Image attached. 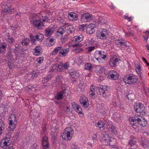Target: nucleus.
Masks as SVG:
<instances>
[{
  "instance_id": "nucleus-59",
  "label": "nucleus",
  "mask_w": 149,
  "mask_h": 149,
  "mask_svg": "<svg viewBox=\"0 0 149 149\" xmlns=\"http://www.w3.org/2000/svg\"><path fill=\"white\" fill-rule=\"evenodd\" d=\"M124 18L126 19H127L128 21H132V19L133 18V17H128V16H125L124 17Z\"/></svg>"
},
{
  "instance_id": "nucleus-62",
  "label": "nucleus",
  "mask_w": 149,
  "mask_h": 149,
  "mask_svg": "<svg viewBox=\"0 0 149 149\" xmlns=\"http://www.w3.org/2000/svg\"><path fill=\"white\" fill-rule=\"evenodd\" d=\"M79 105L76 103L73 102L72 104V106L74 110H75L76 108Z\"/></svg>"
},
{
  "instance_id": "nucleus-45",
  "label": "nucleus",
  "mask_w": 149,
  "mask_h": 149,
  "mask_svg": "<svg viewBox=\"0 0 149 149\" xmlns=\"http://www.w3.org/2000/svg\"><path fill=\"white\" fill-rule=\"evenodd\" d=\"M134 118L136 123H138L142 119V117L139 115L136 114L135 115Z\"/></svg>"
},
{
  "instance_id": "nucleus-37",
  "label": "nucleus",
  "mask_w": 149,
  "mask_h": 149,
  "mask_svg": "<svg viewBox=\"0 0 149 149\" xmlns=\"http://www.w3.org/2000/svg\"><path fill=\"white\" fill-rule=\"evenodd\" d=\"M138 123L142 127L146 126L147 124L146 121L142 117L141 120H140Z\"/></svg>"
},
{
  "instance_id": "nucleus-63",
  "label": "nucleus",
  "mask_w": 149,
  "mask_h": 149,
  "mask_svg": "<svg viewBox=\"0 0 149 149\" xmlns=\"http://www.w3.org/2000/svg\"><path fill=\"white\" fill-rule=\"evenodd\" d=\"M43 61V59L42 57H40L37 59L38 63L40 64L42 63Z\"/></svg>"
},
{
  "instance_id": "nucleus-13",
  "label": "nucleus",
  "mask_w": 149,
  "mask_h": 149,
  "mask_svg": "<svg viewBox=\"0 0 149 149\" xmlns=\"http://www.w3.org/2000/svg\"><path fill=\"white\" fill-rule=\"evenodd\" d=\"M99 55V57L104 60H105L107 57V55L105 53L102 51L96 50L95 52L94 53V56L97 57Z\"/></svg>"
},
{
  "instance_id": "nucleus-56",
  "label": "nucleus",
  "mask_w": 149,
  "mask_h": 149,
  "mask_svg": "<svg viewBox=\"0 0 149 149\" xmlns=\"http://www.w3.org/2000/svg\"><path fill=\"white\" fill-rule=\"evenodd\" d=\"M12 52L11 50H9V51L8 52L7 54V56L9 58H11L12 56Z\"/></svg>"
},
{
  "instance_id": "nucleus-31",
  "label": "nucleus",
  "mask_w": 149,
  "mask_h": 149,
  "mask_svg": "<svg viewBox=\"0 0 149 149\" xmlns=\"http://www.w3.org/2000/svg\"><path fill=\"white\" fill-rule=\"evenodd\" d=\"M84 39V36L82 35H80L79 36H75L74 38V39L75 41L78 42H79L81 41Z\"/></svg>"
},
{
  "instance_id": "nucleus-21",
  "label": "nucleus",
  "mask_w": 149,
  "mask_h": 149,
  "mask_svg": "<svg viewBox=\"0 0 149 149\" xmlns=\"http://www.w3.org/2000/svg\"><path fill=\"white\" fill-rule=\"evenodd\" d=\"M94 125L96 127H98L99 130H103L105 129V124L104 122L102 121H99L98 122L95 121L94 123Z\"/></svg>"
},
{
  "instance_id": "nucleus-9",
  "label": "nucleus",
  "mask_w": 149,
  "mask_h": 149,
  "mask_svg": "<svg viewBox=\"0 0 149 149\" xmlns=\"http://www.w3.org/2000/svg\"><path fill=\"white\" fill-rule=\"evenodd\" d=\"M115 44L118 47L125 48L127 47V44L126 41L123 39H119L116 40L115 41Z\"/></svg>"
},
{
  "instance_id": "nucleus-55",
  "label": "nucleus",
  "mask_w": 149,
  "mask_h": 149,
  "mask_svg": "<svg viewBox=\"0 0 149 149\" xmlns=\"http://www.w3.org/2000/svg\"><path fill=\"white\" fill-rule=\"evenodd\" d=\"M59 52L60 54H62L63 56H65L66 55V52H65V50L64 49H61Z\"/></svg>"
},
{
  "instance_id": "nucleus-50",
  "label": "nucleus",
  "mask_w": 149,
  "mask_h": 149,
  "mask_svg": "<svg viewBox=\"0 0 149 149\" xmlns=\"http://www.w3.org/2000/svg\"><path fill=\"white\" fill-rule=\"evenodd\" d=\"M8 41L10 43H12L15 41V39L11 36H8Z\"/></svg>"
},
{
  "instance_id": "nucleus-11",
  "label": "nucleus",
  "mask_w": 149,
  "mask_h": 149,
  "mask_svg": "<svg viewBox=\"0 0 149 149\" xmlns=\"http://www.w3.org/2000/svg\"><path fill=\"white\" fill-rule=\"evenodd\" d=\"M14 10V8L10 6L3 5L2 6V10L3 13L9 14L12 12V10Z\"/></svg>"
},
{
  "instance_id": "nucleus-26",
  "label": "nucleus",
  "mask_w": 149,
  "mask_h": 149,
  "mask_svg": "<svg viewBox=\"0 0 149 149\" xmlns=\"http://www.w3.org/2000/svg\"><path fill=\"white\" fill-rule=\"evenodd\" d=\"M93 67L92 64L89 63H86L84 65V69L89 71H92Z\"/></svg>"
},
{
  "instance_id": "nucleus-58",
  "label": "nucleus",
  "mask_w": 149,
  "mask_h": 149,
  "mask_svg": "<svg viewBox=\"0 0 149 149\" xmlns=\"http://www.w3.org/2000/svg\"><path fill=\"white\" fill-rule=\"evenodd\" d=\"M30 37L31 38V41L32 42H34L36 40L35 36H34L32 34L30 35Z\"/></svg>"
},
{
  "instance_id": "nucleus-29",
  "label": "nucleus",
  "mask_w": 149,
  "mask_h": 149,
  "mask_svg": "<svg viewBox=\"0 0 149 149\" xmlns=\"http://www.w3.org/2000/svg\"><path fill=\"white\" fill-rule=\"evenodd\" d=\"M95 72L97 73V74L100 75L101 74L103 70V68L100 66L97 65L95 68Z\"/></svg>"
},
{
  "instance_id": "nucleus-38",
  "label": "nucleus",
  "mask_w": 149,
  "mask_h": 149,
  "mask_svg": "<svg viewBox=\"0 0 149 149\" xmlns=\"http://www.w3.org/2000/svg\"><path fill=\"white\" fill-rule=\"evenodd\" d=\"M143 141L140 144L142 146L145 148H147L148 146L149 143L148 142V141L145 140L144 139H141Z\"/></svg>"
},
{
  "instance_id": "nucleus-41",
  "label": "nucleus",
  "mask_w": 149,
  "mask_h": 149,
  "mask_svg": "<svg viewBox=\"0 0 149 149\" xmlns=\"http://www.w3.org/2000/svg\"><path fill=\"white\" fill-rule=\"evenodd\" d=\"M79 75V73L76 71H73L70 73V78L77 77H78Z\"/></svg>"
},
{
  "instance_id": "nucleus-33",
  "label": "nucleus",
  "mask_w": 149,
  "mask_h": 149,
  "mask_svg": "<svg viewBox=\"0 0 149 149\" xmlns=\"http://www.w3.org/2000/svg\"><path fill=\"white\" fill-rule=\"evenodd\" d=\"M65 94L64 91H62L58 93L55 97L56 99L57 100L61 99L63 98V95Z\"/></svg>"
},
{
  "instance_id": "nucleus-49",
  "label": "nucleus",
  "mask_w": 149,
  "mask_h": 149,
  "mask_svg": "<svg viewBox=\"0 0 149 149\" xmlns=\"http://www.w3.org/2000/svg\"><path fill=\"white\" fill-rule=\"evenodd\" d=\"M136 141L134 139H132L130 140L129 142V145L132 146L133 145H135L136 143Z\"/></svg>"
},
{
  "instance_id": "nucleus-57",
  "label": "nucleus",
  "mask_w": 149,
  "mask_h": 149,
  "mask_svg": "<svg viewBox=\"0 0 149 149\" xmlns=\"http://www.w3.org/2000/svg\"><path fill=\"white\" fill-rule=\"evenodd\" d=\"M8 66L10 69H12L13 66V64L10 61L8 62Z\"/></svg>"
},
{
  "instance_id": "nucleus-20",
  "label": "nucleus",
  "mask_w": 149,
  "mask_h": 149,
  "mask_svg": "<svg viewBox=\"0 0 149 149\" xmlns=\"http://www.w3.org/2000/svg\"><path fill=\"white\" fill-rule=\"evenodd\" d=\"M107 128L109 132L112 134H117L116 127L112 124H109L107 126Z\"/></svg>"
},
{
  "instance_id": "nucleus-14",
  "label": "nucleus",
  "mask_w": 149,
  "mask_h": 149,
  "mask_svg": "<svg viewBox=\"0 0 149 149\" xmlns=\"http://www.w3.org/2000/svg\"><path fill=\"white\" fill-rule=\"evenodd\" d=\"M120 60L119 58H116L115 57H112L110 59L109 64L111 67H115L118 63V61Z\"/></svg>"
},
{
  "instance_id": "nucleus-22",
  "label": "nucleus",
  "mask_w": 149,
  "mask_h": 149,
  "mask_svg": "<svg viewBox=\"0 0 149 149\" xmlns=\"http://www.w3.org/2000/svg\"><path fill=\"white\" fill-rule=\"evenodd\" d=\"M102 135V141L104 145H107V143H108V141L110 139L109 136L105 132H103Z\"/></svg>"
},
{
  "instance_id": "nucleus-23",
  "label": "nucleus",
  "mask_w": 149,
  "mask_h": 149,
  "mask_svg": "<svg viewBox=\"0 0 149 149\" xmlns=\"http://www.w3.org/2000/svg\"><path fill=\"white\" fill-rule=\"evenodd\" d=\"M68 18L70 20L74 21L77 20L78 16L75 13L71 12L69 13Z\"/></svg>"
},
{
  "instance_id": "nucleus-34",
  "label": "nucleus",
  "mask_w": 149,
  "mask_h": 149,
  "mask_svg": "<svg viewBox=\"0 0 149 149\" xmlns=\"http://www.w3.org/2000/svg\"><path fill=\"white\" fill-rule=\"evenodd\" d=\"M74 111L79 114V116L81 117H83L84 114L82 112V109L80 106H78L76 108Z\"/></svg>"
},
{
  "instance_id": "nucleus-28",
  "label": "nucleus",
  "mask_w": 149,
  "mask_h": 149,
  "mask_svg": "<svg viewBox=\"0 0 149 149\" xmlns=\"http://www.w3.org/2000/svg\"><path fill=\"white\" fill-rule=\"evenodd\" d=\"M90 91L89 92V94L90 95L93 96L95 95V92L97 90V87L96 86L92 85L90 87Z\"/></svg>"
},
{
  "instance_id": "nucleus-40",
  "label": "nucleus",
  "mask_w": 149,
  "mask_h": 149,
  "mask_svg": "<svg viewBox=\"0 0 149 149\" xmlns=\"http://www.w3.org/2000/svg\"><path fill=\"white\" fill-rule=\"evenodd\" d=\"M61 48L62 47L61 46H58L56 47L52 52V55H55L61 49Z\"/></svg>"
},
{
  "instance_id": "nucleus-46",
  "label": "nucleus",
  "mask_w": 149,
  "mask_h": 149,
  "mask_svg": "<svg viewBox=\"0 0 149 149\" xmlns=\"http://www.w3.org/2000/svg\"><path fill=\"white\" fill-rule=\"evenodd\" d=\"M63 63L62 62H60L58 65L57 68V70L58 71L60 72L63 70Z\"/></svg>"
},
{
  "instance_id": "nucleus-42",
  "label": "nucleus",
  "mask_w": 149,
  "mask_h": 149,
  "mask_svg": "<svg viewBox=\"0 0 149 149\" xmlns=\"http://www.w3.org/2000/svg\"><path fill=\"white\" fill-rule=\"evenodd\" d=\"M65 30L64 29L62 28H59L57 31L56 32V34L57 35H62L65 32Z\"/></svg>"
},
{
  "instance_id": "nucleus-30",
  "label": "nucleus",
  "mask_w": 149,
  "mask_h": 149,
  "mask_svg": "<svg viewBox=\"0 0 149 149\" xmlns=\"http://www.w3.org/2000/svg\"><path fill=\"white\" fill-rule=\"evenodd\" d=\"M43 35L40 33H38L35 36L36 40L39 42L42 41L43 39Z\"/></svg>"
},
{
  "instance_id": "nucleus-54",
  "label": "nucleus",
  "mask_w": 149,
  "mask_h": 149,
  "mask_svg": "<svg viewBox=\"0 0 149 149\" xmlns=\"http://www.w3.org/2000/svg\"><path fill=\"white\" fill-rule=\"evenodd\" d=\"M6 45H2L0 47V53L2 52L3 51L2 50V49H4V50H6Z\"/></svg>"
},
{
  "instance_id": "nucleus-7",
  "label": "nucleus",
  "mask_w": 149,
  "mask_h": 149,
  "mask_svg": "<svg viewBox=\"0 0 149 149\" xmlns=\"http://www.w3.org/2000/svg\"><path fill=\"white\" fill-rule=\"evenodd\" d=\"M10 136H9L1 139L0 141V145L1 147L6 149L11 143L10 139Z\"/></svg>"
},
{
  "instance_id": "nucleus-5",
  "label": "nucleus",
  "mask_w": 149,
  "mask_h": 149,
  "mask_svg": "<svg viewBox=\"0 0 149 149\" xmlns=\"http://www.w3.org/2000/svg\"><path fill=\"white\" fill-rule=\"evenodd\" d=\"M108 33L105 29L100 28L97 30L96 36L99 39H105L107 38Z\"/></svg>"
},
{
  "instance_id": "nucleus-39",
  "label": "nucleus",
  "mask_w": 149,
  "mask_h": 149,
  "mask_svg": "<svg viewBox=\"0 0 149 149\" xmlns=\"http://www.w3.org/2000/svg\"><path fill=\"white\" fill-rule=\"evenodd\" d=\"M96 48L97 46L96 45L94 46V45L93 46H89L87 48V52L90 53Z\"/></svg>"
},
{
  "instance_id": "nucleus-35",
  "label": "nucleus",
  "mask_w": 149,
  "mask_h": 149,
  "mask_svg": "<svg viewBox=\"0 0 149 149\" xmlns=\"http://www.w3.org/2000/svg\"><path fill=\"white\" fill-rule=\"evenodd\" d=\"M70 36L68 34H66L62 36L61 38V41L63 43H65L70 38Z\"/></svg>"
},
{
  "instance_id": "nucleus-1",
  "label": "nucleus",
  "mask_w": 149,
  "mask_h": 149,
  "mask_svg": "<svg viewBox=\"0 0 149 149\" xmlns=\"http://www.w3.org/2000/svg\"><path fill=\"white\" fill-rule=\"evenodd\" d=\"M48 13L47 12L42 11L40 14H33L30 16V22L36 28L40 30L43 28L44 24L42 21L47 22L48 20Z\"/></svg>"
},
{
  "instance_id": "nucleus-24",
  "label": "nucleus",
  "mask_w": 149,
  "mask_h": 149,
  "mask_svg": "<svg viewBox=\"0 0 149 149\" xmlns=\"http://www.w3.org/2000/svg\"><path fill=\"white\" fill-rule=\"evenodd\" d=\"M74 40L73 39L71 41L69 42V45L70 47H72L73 48L76 47V48L77 47L82 46V44L81 43H77L75 41H74Z\"/></svg>"
},
{
  "instance_id": "nucleus-10",
  "label": "nucleus",
  "mask_w": 149,
  "mask_h": 149,
  "mask_svg": "<svg viewBox=\"0 0 149 149\" xmlns=\"http://www.w3.org/2000/svg\"><path fill=\"white\" fill-rule=\"evenodd\" d=\"M79 102L81 105L85 108L87 107L89 105L88 98L85 95H83L80 97Z\"/></svg>"
},
{
  "instance_id": "nucleus-43",
  "label": "nucleus",
  "mask_w": 149,
  "mask_h": 149,
  "mask_svg": "<svg viewBox=\"0 0 149 149\" xmlns=\"http://www.w3.org/2000/svg\"><path fill=\"white\" fill-rule=\"evenodd\" d=\"M30 42L29 39L26 38L23 40L21 42V44L23 46L27 45Z\"/></svg>"
},
{
  "instance_id": "nucleus-15",
  "label": "nucleus",
  "mask_w": 149,
  "mask_h": 149,
  "mask_svg": "<svg viewBox=\"0 0 149 149\" xmlns=\"http://www.w3.org/2000/svg\"><path fill=\"white\" fill-rule=\"evenodd\" d=\"M109 77L113 80H116L119 77V74L115 70H111L108 73Z\"/></svg>"
},
{
  "instance_id": "nucleus-51",
  "label": "nucleus",
  "mask_w": 149,
  "mask_h": 149,
  "mask_svg": "<svg viewBox=\"0 0 149 149\" xmlns=\"http://www.w3.org/2000/svg\"><path fill=\"white\" fill-rule=\"evenodd\" d=\"M50 78L49 77L42 78V81L43 83H45L47 82L50 79Z\"/></svg>"
},
{
  "instance_id": "nucleus-27",
  "label": "nucleus",
  "mask_w": 149,
  "mask_h": 149,
  "mask_svg": "<svg viewBox=\"0 0 149 149\" xmlns=\"http://www.w3.org/2000/svg\"><path fill=\"white\" fill-rule=\"evenodd\" d=\"M95 41L92 39L90 40H86L85 42V44L86 46H90L94 45Z\"/></svg>"
},
{
  "instance_id": "nucleus-2",
  "label": "nucleus",
  "mask_w": 149,
  "mask_h": 149,
  "mask_svg": "<svg viewBox=\"0 0 149 149\" xmlns=\"http://www.w3.org/2000/svg\"><path fill=\"white\" fill-rule=\"evenodd\" d=\"M9 126L8 128L10 131H13L15 130L17 120L15 115L14 114H11L9 118Z\"/></svg>"
},
{
  "instance_id": "nucleus-19",
  "label": "nucleus",
  "mask_w": 149,
  "mask_h": 149,
  "mask_svg": "<svg viewBox=\"0 0 149 149\" xmlns=\"http://www.w3.org/2000/svg\"><path fill=\"white\" fill-rule=\"evenodd\" d=\"M107 90V87L104 85L101 86L99 89V94L100 96L102 97H105L106 96V91Z\"/></svg>"
},
{
  "instance_id": "nucleus-47",
  "label": "nucleus",
  "mask_w": 149,
  "mask_h": 149,
  "mask_svg": "<svg viewBox=\"0 0 149 149\" xmlns=\"http://www.w3.org/2000/svg\"><path fill=\"white\" fill-rule=\"evenodd\" d=\"M63 78V76L61 75H59L57 76L56 78V82L59 83H61Z\"/></svg>"
},
{
  "instance_id": "nucleus-25",
  "label": "nucleus",
  "mask_w": 149,
  "mask_h": 149,
  "mask_svg": "<svg viewBox=\"0 0 149 149\" xmlns=\"http://www.w3.org/2000/svg\"><path fill=\"white\" fill-rule=\"evenodd\" d=\"M107 144H109L110 146L113 147L116 146V140L113 138H110L108 141V143H107Z\"/></svg>"
},
{
  "instance_id": "nucleus-16",
  "label": "nucleus",
  "mask_w": 149,
  "mask_h": 149,
  "mask_svg": "<svg viewBox=\"0 0 149 149\" xmlns=\"http://www.w3.org/2000/svg\"><path fill=\"white\" fill-rule=\"evenodd\" d=\"M42 142L43 149H49V146L47 137L44 136L42 137Z\"/></svg>"
},
{
  "instance_id": "nucleus-64",
  "label": "nucleus",
  "mask_w": 149,
  "mask_h": 149,
  "mask_svg": "<svg viewBox=\"0 0 149 149\" xmlns=\"http://www.w3.org/2000/svg\"><path fill=\"white\" fill-rule=\"evenodd\" d=\"M142 60L145 62L148 66H149V63L147 61L146 59L143 57H142Z\"/></svg>"
},
{
  "instance_id": "nucleus-3",
  "label": "nucleus",
  "mask_w": 149,
  "mask_h": 149,
  "mask_svg": "<svg viewBox=\"0 0 149 149\" xmlns=\"http://www.w3.org/2000/svg\"><path fill=\"white\" fill-rule=\"evenodd\" d=\"M74 133L73 129L70 127H68L65 129V132L62 134V138L66 140H70Z\"/></svg>"
},
{
  "instance_id": "nucleus-44",
  "label": "nucleus",
  "mask_w": 149,
  "mask_h": 149,
  "mask_svg": "<svg viewBox=\"0 0 149 149\" xmlns=\"http://www.w3.org/2000/svg\"><path fill=\"white\" fill-rule=\"evenodd\" d=\"M57 22L60 24H65L64 19L62 17H59L57 19Z\"/></svg>"
},
{
  "instance_id": "nucleus-36",
  "label": "nucleus",
  "mask_w": 149,
  "mask_h": 149,
  "mask_svg": "<svg viewBox=\"0 0 149 149\" xmlns=\"http://www.w3.org/2000/svg\"><path fill=\"white\" fill-rule=\"evenodd\" d=\"M75 31V29L73 26L72 25H70L69 26V28L67 29V33L68 34L70 33H74Z\"/></svg>"
},
{
  "instance_id": "nucleus-60",
  "label": "nucleus",
  "mask_w": 149,
  "mask_h": 149,
  "mask_svg": "<svg viewBox=\"0 0 149 149\" xmlns=\"http://www.w3.org/2000/svg\"><path fill=\"white\" fill-rule=\"evenodd\" d=\"M71 149H79V148L75 144H73L71 146Z\"/></svg>"
},
{
  "instance_id": "nucleus-53",
  "label": "nucleus",
  "mask_w": 149,
  "mask_h": 149,
  "mask_svg": "<svg viewBox=\"0 0 149 149\" xmlns=\"http://www.w3.org/2000/svg\"><path fill=\"white\" fill-rule=\"evenodd\" d=\"M29 76H30L31 78H33L35 77H37V74L36 72L33 71L32 72L31 74H29Z\"/></svg>"
},
{
  "instance_id": "nucleus-18",
  "label": "nucleus",
  "mask_w": 149,
  "mask_h": 149,
  "mask_svg": "<svg viewBox=\"0 0 149 149\" xmlns=\"http://www.w3.org/2000/svg\"><path fill=\"white\" fill-rule=\"evenodd\" d=\"M55 31L53 26H51L46 29L45 31V35L46 37H48L52 35Z\"/></svg>"
},
{
  "instance_id": "nucleus-61",
  "label": "nucleus",
  "mask_w": 149,
  "mask_h": 149,
  "mask_svg": "<svg viewBox=\"0 0 149 149\" xmlns=\"http://www.w3.org/2000/svg\"><path fill=\"white\" fill-rule=\"evenodd\" d=\"M80 47H77L76 48V51L77 52L79 53V52L83 51V49L82 48H80Z\"/></svg>"
},
{
  "instance_id": "nucleus-32",
  "label": "nucleus",
  "mask_w": 149,
  "mask_h": 149,
  "mask_svg": "<svg viewBox=\"0 0 149 149\" xmlns=\"http://www.w3.org/2000/svg\"><path fill=\"white\" fill-rule=\"evenodd\" d=\"M141 68L140 65H137L136 67V70L137 73L139 74V76L140 78H143V75L141 74Z\"/></svg>"
},
{
  "instance_id": "nucleus-12",
  "label": "nucleus",
  "mask_w": 149,
  "mask_h": 149,
  "mask_svg": "<svg viewBox=\"0 0 149 149\" xmlns=\"http://www.w3.org/2000/svg\"><path fill=\"white\" fill-rule=\"evenodd\" d=\"M32 52L34 55L36 56L40 55L42 52V48L40 45L37 46L33 49Z\"/></svg>"
},
{
  "instance_id": "nucleus-52",
  "label": "nucleus",
  "mask_w": 149,
  "mask_h": 149,
  "mask_svg": "<svg viewBox=\"0 0 149 149\" xmlns=\"http://www.w3.org/2000/svg\"><path fill=\"white\" fill-rule=\"evenodd\" d=\"M0 127H2V128H3L4 129H5V124L4 123V122L1 120V118H0Z\"/></svg>"
},
{
  "instance_id": "nucleus-4",
  "label": "nucleus",
  "mask_w": 149,
  "mask_h": 149,
  "mask_svg": "<svg viewBox=\"0 0 149 149\" xmlns=\"http://www.w3.org/2000/svg\"><path fill=\"white\" fill-rule=\"evenodd\" d=\"M123 81L126 84H133L138 81V77L134 75H127L124 77Z\"/></svg>"
},
{
  "instance_id": "nucleus-17",
  "label": "nucleus",
  "mask_w": 149,
  "mask_h": 149,
  "mask_svg": "<svg viewBox=\"0 0 149 149\" xmlns=\"http://www.w3.org/2000/svg\"><path fill=\"white\" fill-rule=\"evenodd\" d=\"M96 26L94 24H90L88 26L86 29V32L89 34H92L95 32L94 28Z\"/></svg>"
},
{
  "instance_id": "nucleus-48",
  "label": "nucleus",
  "mask_w": 149,
  "mask_h": 149,
  "mask_svg": "<svg viewBox=\"0 0 149 149\" xmlns=\"http://www.w3.org/2000/svg\"><path fill=\"white\" fill-rule=\"evenodd\" d=\"M63 68L65 69H68L70 66V63L69 62H67L63 64Z\"/></svg>"
},
{
  "instance_id": "nucleus-8",
  "label": "nucleus",
  "mask_w": 149,
  "mask_h": 149,
  "mask_svg": "<svg viewBox=\"0 0 149 149\" xmlns=\"http://www.w3.org/2000/svg\"><path fill=\"white\" fill-rule=\"evenodd\" d=\"M93 16L91 14L86 13L81 15V21L83 23L87 22L93 19Z\"/></svg>"
},
{
  "instance_id": "nucleus-6",
  "label": "nucleus",
  "mask_w": 149,
  "mask_h": 149,
  "mask_svg": "<svg viewBox=\"0 0 149 149\" xmlns=\"http://www.w3.org/2000/svg\"><path fill=\"white\" fill-rule=\"evenodd\" d=\"M134 108L135 111L138 113H142L143 115L146 114L145 107L143 104L141 103H136L134 105Z\"/></svg>"
}]
</instances>
